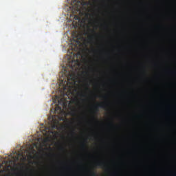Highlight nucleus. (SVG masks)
<instances>
[{"label": "nucleus", "instance_id": "f257e3e1", "mask_svg": "<svg viewBox=\"0 0 176 176\" xmlns=\"http://www.w3.org/2000/svg\"><path fill=\"white\" fill-rule=\"evenodd\" d=\"M80 53H71V55L67 58V65L70 68L71 71L67 74H65V78H60V83L66 87L69 84H74L75 82L74 71H77L80 66V60L79 59Z\"/></svg>", "mask_w": 176, "mask_h": 176}, {"label": "nucleus", "instance_id": "f03ea898", "mask_svg": "<svg viewBox=\"0 0 176 176\" xmlns=\"http://www.w3.org/2000/svg\"><path fill=\"white\" fill-rule=\"evenodd\" d=\"M73 40L75 41L74 49H78L81 46V40H83V37L82 36H77L74 37Z\"/></svg>", "mask_w": 176, "mask_h": 176}, {"label": "nucleus", "instance_id": "7ed1b4c3", "mask_svg": "<svg viewBox=\"0 0 176 176\" xmlns=\"http://www.w3.org/2000/svg\"><path fill=\"white\" fill-rule=\"evenodd\" d=\"M75 8L76 10H80L82 5H84L83 0H76Z\"/></svg>", "mask_w": 176, "mask_h": 176}, {"label": "nucleus", "instance_id": "20e7f679", "mask_svg": "<svg viewBox=\"0 0 176 176\" xmlns=\"http://www.w3.org/2000/svg\"><path fill=\"white\" fill-rule=\"evenodd\" d=\"M99 107H102L103 109L106 108V104H99L96 106H94V111H99Z\"/></svg>", "mask_w": 176, "mask_h": 176}, {"label": "nucleus", "instance_id": "39448f33", "mask_svg": "<svg viewBox=\"0 0 176 176\" xmlns=\"http://www.w3.org/2000/svg\"><path fill=\"white\" fill-rule=\"evenodd\" d=\"M96 166H99L100 167H107V164L104 162H98Z\"/></svg>", "mask_w": 176, "mask_h": 176}, {"label": "nucleus", "instance_id": "423d86ee", "mask_svg": "<svg viewBox=\"0 0 176 176\" xmlns=\"http://www.w3.org/2000/svg\"><path fill=\"white\" fill-rule=\"evenodd\" d=\"M59 104H65V97H61L58 100Z\"/></svg>", "mask_w": 176, "mask_h": 176}, {"label": "nucleus", "instance_id": "0eeeda50", "mask_svg": "<svg viewBox=\"0 0 176 176\" xmlns=\"http://www.w3.org/2000/svg\"><path fill=\"white\" fill-rule=\"evenodd\" d=\"M81 146L82 147V148H86V146H87L86 142H82L81 144Z\"/></svg>", "mask_w": 176, "mask_h": 176}, {"label": "nucleus", "instance_id": "6e6552de", "mask_svg": "<svg viewBox=\"0 0 176 176\" xmlns=\"http://www.w3.org/2000/svg\"><path fill=\"white\" fill-rule=\"evenodd\" d=\"M74 19H78V21L80 20V18L79 15H75Z\"/></svg>", "mask_w": 176, "mask_h": 176}, {"label": "nucleus", "instance_id": "1a4fd4ad", "mask_svg": "<svg viewBox=\"0 0 176 176\" xmlns=\"http://www.w3.org/2000/svg\"><path fill=\"white\" fill-rule=\"evenodd\" d=\"M91 176H96V172H91Z\"/></svg>", "mask_w": 176, "mask_h": 176}, {"label": "nucleus", "instance_id": "9d476101", "mask_svg": "<svg viewBox=\"0 0 176 176\" xmlns=\"http://www.w3.org/2000/svg\"><path fill=\"white\" fill-rule=\"evenodd\" d=\"M89 38H94V36H89Z\"/></svg>", "mask_w": 176, "mask_h": 176}, {"label": "nucleus", "instance_id": "9b49d317", "mask_svg": "<svg viewBox=\"0 0 176 176\" xmlns=\"http://www.w3.org/2000/svg\"><path fill=\"white\" fill-rule=\"evenodd\" d=\"M72 133H76L75 131H72Z\"/></svg>", "mask_w": 176, "mask_h": 176}, {"label": "nucleus", "instance_id": "f8f14e48", "mask_svg": "<svg viewBox=\"0 0 176 176\" xmlns=\"http://www.w3.org/2000/svg\"><path fill=\"white\" fill-rule=\"evenodd\" d=\"M74 115H75V111H74Z\"/></svg>", "mask_w": 176, "mask_h": 176}, {"label": "nucleus", "instance_id": "ddd939ff", "mask_svg": "<svg viewBox=\"0 0 176 176\" xmlns=\"http://www.w3.org/2000/svg\"><path fill=\"white\" fill-rule=\"evenodd\" d=\"M92 31H93L94 32H95V31H94V30H93Z\"/></svg>", "mask_w": 176, "mask_h": 176}, {"label": "nucleus", "instance_id": "4468645a", "mask_svg": "<svg viewBox=\"0 0 176 176\" xmlns=\"http://www.w3.org/2000/svg\"><path fill=\"white\" fill-rule=\"evenodd\" d=\"M81 96H84V95L82 94Z\"/></svg>", "mask_w": 176, "mask_h": 176}, {"label": "nucleus", "instance_id": "2eb2a0df", "mask_svg": "<svg viewBox=\"0 0 176 176\" xmlns=\"http://www.w3.org/2000/svg\"><path fill=\"white\" fill-rule=\"evenodd\" d=\"M60 109H61V107H59Z\"/></svg>", "mask_w": 176, "mask_h": 176}]
</instances>
